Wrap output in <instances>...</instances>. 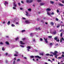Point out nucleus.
<instances>
[{
    "instance_id": "f257e3e1",
    "label": "nucleus",
    "mask_w": 64,
    "mask_h": 64,
    "mask_svg": "<svg viewBox=\"0 0 64 64\" xmlns=\"http://www.w3.org/2000/svg\"><path fill=\"white\" fill-rule=\"evenodd\" d=\"M32 2V0H26V3H31Z\"/></svg>"
},
{
    "instance_id": "f03ea898",
    "label": "nucleus",
    "mask_w": 64,
    "mask_h": 64,
    "mask_svg": "<svg viewBox=\"0 0 64 64\" xmlns=\"http://www.w3.org/2000/svg\"><path fill=\"white\" fill-rule=\"evenodd\" d=\"M44 41L46 43H48V41H47V40H48V38H44Z\"/></svg>"
},
{
    "instance_id": "7ed1b4c3",
    "label": "nucleus",
    "mask_w": 64,
    "mask_h": 64,
    "mask_svg": "<svg viewBox=\"0 0 64 64\" xmlns=\"http://www.w3.org/2000/svg\"><path fill=\"white\" fill-rule=\"evenodd\" d=\"M26 48L28 49H27V50H28V52L29 51V49H31V47L29 46H28L26 47Z\"/></svg>"
},
{
    "instance_id": "20e7f679",
    "label": "nucleus",
    "mask_w": 64,
    "mask_h": 64,
    "mask_svg": "<svg viewBox=\"0 0 64 64\" xmlns=\"http://www.w3.org/2000/svg\"><path fill=\"white\" fill-rule=\"evenodd\" d=\"M54 40H56V41L57 42H59L60 41V40H57V37H56L54 38Z\"/></svg>"
},
{
    "instance_id": "39448f33",
    "label": "nucleus",
    "mask_w": 64,
    "mask_h": 64,
    "mask_svg": "<svg viewBox=\"0 0 64 64\" xmlns=\"http://www.w3.org/2000/svg\"><path fill=\"white\" fill-rule=\"evenodd\" d=\"M35 58H38V59H41V57L39 56H35Z\"/></svg>"
},
{
    "instance_id": "423d86ee",
    "label": "nucleus",
    "mask_w": 64,
    "mask_h": 64,
    "mask_svg": "<svg viewBox=\"0 0 64 64\" xmlns=\"http://www.w3.org/2000/svg\"><path fill=\"white\" fill-rule=\"evenodd\" d=\"M25 22L27 24H28L30 23V22L28 20H26L25 21Z\"/></svg>"
},
{
    "instance_id": "0eeeda50",
    "label": "nucleus",
    "mask_w": 64,
    "mask_h": 64,
    "mask_svg": "<svg viewBox=\"0 0 64 64\" xmlns=\"http://www.w3.org/2000/svg\"><path fill=\"white\" fill-rule=\"evenodd\" d=\"M62 40L64 41V39L63 38H60V42L62 43Z\"/></svg>"
},
{
    "instance_id": "6e6552de",
    "label": "nucleus",
    "mask_w": 64,
    "mask_h": 64,
    "mask_svg": "<svg viewBox=\"0 0 64 64\" xmlns=\"http://www.w3.org/2000/svg\"><path fill=\"white\" fill-rule=\"evenodd\" d=\"M58 53V52L56 51H55L54 53V55H57V54Z\"/></svg>"
},
{
    "instance_id": "1a4fd4ad",
    "label": "nucleus",
    "mask_w": 64,
    "mask_h": 64,
    "mask_svg": "<svg viewBox=\"0 0 64 64\" xmlns=\"http://www.w3.org/2000/svg\"><path fill=\"white\" fill-rule=\"evenodd\" d=\"M58 5L59 6H64V5H63V4H62L61 3H59V4H58Z\"/></svg>"
},
{
    "instance_id": "9d476101",
    "label": "nucleus",
    "mask_w": 64,
    "mask_h": 64,
    "mask_svg": "<svg viewBox=\"0 0 64 64\" xmlns=\"http://www.w3.org/2000/svg\"><path fill=\"white\" fill-rule=\"evenodd\" d=\"M20 44H22V45H24V44H25V43H23V42L22 41H20Z\"/></svg>"
},
{
    "instance_id": "9b49d317",
    "label": "nucleus",
    "mask_w": 64,
    "mask_h": 64,
    "mask_svg": "<svg viewBox=\"0 0 64 64\" xmlns=\"http://www.w3.org/2000/svg\"><path fill=\"white\" fill-rule=\"evenodd\" d=\"M4 5L6 6V4L7 5L8 4V2H7L5 1V3L4 4Z\"/></svg>"
},
{
    "instance_id": "f8f14e48",
    "label": "nucleus",
    "mask_w": 64,
    "mask_h": 64,
    "mask_svg": "<svg viewBox=\"0 0 64 64\" xmlns=\"http://www.w3.org/2000/svg\"><path fill=\"white\" fill-rule=\"evenodd\" d=\"M46 11H51V9L48 8L46 9Z\"/></svg>"
},
{
    "instance_id": "ddd939ff",
    "label": "nucleus",
    "mask_w": 64,
    "mask_h": 64,
    "mask_svg": "<svg viewBox=\"0 0 64 64\" xmlns=\"http://www.w3.org/2000/svg\"><path fill=\"white\" fill-rule=\"evenodd\" d=\"M44 4L43 3H40V6H43V5H44Z\"/></svg>"
},
{
    "instance_id": "4468645a",
    "label": "nucleus",
    "mask_w": 64,
    "mask_h": 64,
    "mask_svg": "<svg viewBox=\"0 0 64 64\" xmlns=\"http://www.w3.org/2000/svg\"><path fill=\"white\" fill-rule=\"evenodd\" d=\"M60 26V24H58V26H57V28H59V27Z\"/></svg>"
},
{
    "instance_id": "2eb2a0df",
    "label": "nucleus",
    "mask_w": 64,
    "mask_h": 64,
    "mask_svg": "<svg viewBox=\"0 0 64 64\" xmlns=\"http://www.w3.org/2000/svg\"><path fill=\"white\" fill-rule=\"evenodd\" d=\"M6 44L7 45H9V43L8 42H5Z\"/></svg>"
},
{
    "instance_id": "dca6fc26",
    "label": "nucleus",
    "mask_w": 64,
    "mask_h": 64,
    "mask_svg": "<svg viewBox=\"0 0 64 64\" xmlns=\"http://www.w3.org/2000/svg\"><path fill=\"white\" fill-rule=\"evenodd\" d=\"M50 24L51 25L53 26V25H54V23H53V22H50Z\"/></svg>"
},
{
    "instance_id": "f3484780",
    "label": "nucleus",
    "mask_w": 64,
    "mask_h": 64,
    "mask_svg": "<svg viewBox=\"0 0 64 64\" xmlns=\"http://www.w3.org/2000/svg\"><path fill=\"white\" fill-rule=\"evenodd\" d=\"M50 4H54V2L52 1H50Z\"/></svg>"
},
{
    "instance_id": "a211bd4d",
    "label": "nucleus",
    "mask_w": 64,
    "mask_h": 64,
    "mask_svg": "<svg viewBox=\"0 0 64 64\" xmlns=\"http://www.w3.org/2000/svg\"><path fill=\"white\" fill-rule=\"evenodd\" d=\"M13 5H14V6L15 7H16L17 6V4H16L15 3H14V4H13Z\"/></svg>"
},
{
    "instance_id": "6ab92c4d",
    "label": "nucleus",
    "mask_w": 64,
    "mask_h": 64,
    "mask_svg": "<svg viewBox=\"0 0 64 64\" xmlns=\"http://www.w3.org/2000/svg\"><path fill=\"white\" fill-rule=\"evenodd\" d=\"M57 56H58L57 55H55L54 56V57L56 58V59H57Z\"/></svg>"
},
{
    "instance_id": "aec40b11",
    "label": "nucleus",
    "mask_w": 64,
    "mask_h": 64,
    "mask_svg": "<svg viewBox=\"0 0 64 64\" xmlns=\"http://www.w3.org/2000/svg\"><path fill=\"white\" fill-rule=\"evenodd\" d=\"M18 39H19V38H18V37H17V38H15V40H16V41H17V40Z\"/></svg>"
},
{
    "instance_id": "412c9836",
    "label": "nucleus",
    "mask_w": 64,
    "mask_h": 64,
    "mask_svg": "<svg viewBox=\"0 0 64 64\" xmlns=\"http://www.w3.org/2000/svg\"><path fill=\"white\" fill-rule=\"evenodd\" d=\"M2 51H5V48L3 47L2 48Z\"/></svg>"
},
{
    "instance_id": "4be33fe9",
    "label": "nucleus",
    "mask_w": 64,
    "mask_h": 64,
    "mask_svg": "<svg viewBox=\"0 0 64 64\" xmlns=\"http://www.w3.org/2000/svg\"><path fill=\"white\" fill-rule=\"evenodd\" d=\"M54 34V35H55L56 34V32L55 31V32H53Z\"/></svg>"
},
{
    "instance_id": "5701e85b",
    "label": "nucleus",
    "mask_w": 64,
    "mask_h": 64,
    "mask_svg": "<svg viewBox=\"0 0 64 64\" xmlns=\"http://www.w3.org/2000/svg\"><path fill=\"white\" fill-rule=\"evenodd\" d=\"M10 21H9L7 23V24L8 25H10Z\"/></svg>"
},
{
    "instance_id": "b1692460",
    "label": "nucleus",
    "mask_w": 64,
    "mask_h": 64,
    "mask_svg": "<svg viewBox=\"0 0 64 64\" xmlns=\"http://www.w3.org/2000/svg\"><path fill=\"white\" fill-rule=\"evenodd\" d=\"M62 36H63V34H62V32L60 34V36L61 37H62Z\"/></svg>"
},
{
    "instance_id": "393cba45",
    "label": "nucleus",
    "mask_w": 64,
    "mask_h": 64,
    "mask_svg": "<svg viewBox=\"0 0 64 64\" xmlns=\"http://www.w3.org/2000/svg\"><path fill=\"white\" fill-rule=\"evenodd\" d=\"M28 11H30V12H31V8H29L28 9Z\"/></svg>"
},
{
    "instance_id": "a878e982",
    "label": "nucleus",
    "mask_w": 64,
    "mask_h": 64,
    "mask_svg": "<svg viewBox=\"0 0 64 64\" xmlns=\"http://www.w3.org/2000/svg\"><path fill=\"white\" fill-rule=\"evenodd\" d=\"M37 1L38 2H41V0H37Z\"/></svg>"
},
{
    "instance_id": "bb28decb",
    "label": "nucleus",
    "mask_w": 64,
    "mask_h": 64,
    "mask_svg": "<svg viewBox=\"0 0 64 64\" xmlns=\"http://www.w3.org/2000/svg\"><path fill=\"white\" fill-rule=\"evenodd\" d=\"M47 14L48 15H49L50 16H51V14H49V12H47Z\"/></svg>"
},
{
    "instance_id": "cd10ccee",
    "label": "nucleus",
    "mask_w": 64,
    "mask_h": 64,
    "mask_svg": "<svg viewBox=\"0 0 64 64\" xmlns=\"http://www.w3.org/2000/svg\"><path fill=\"white\" fill-rule=\"evenodd\" d=\"M56 20L57 21H59V20L57 18H56Z\"/></svg>"
},
{
    "instance_id": "c85d7f7f",
    "label": "nucleus",
    "mask_w": 64,
    "mask_h": 64,
    "mask_svg": "<svg viewBox=\"0 0 64 64\" xmlns=\"http://www.w3.org/2000/svg\"><path fill=\"white\" fill-rule=\"evenodd\" d=\"M11 26H12V27H14L15 26V25H14L13 24H12Z\"/></svg>"
},
{
    "instance_id": "c756f323",
    "label": "nucleus",
    "mask_w": 64,
    "mask_h": 64,
    "mask_svg": "<svg viewBox=\"0 0 64 64\" xmlns=\"http://www.w3.org/2000/svg\"><path fill=\"white\" fill-rule=\"evenodd\" d=\"M46 56H49L50 55V54H46Z\"/></svg>"
},
{
    "instance_id": "7c9ffc66",
    "label": "nucleus",
    "mask_w": 64,
    "mask_h": 64,
    "mask_svg": "<svg viewBox=\"0 0 64 64\" xmlns=\"http://www.w3.org/2000/svg\"><path fill=\"white\" fill-rule=\"evenodd\" d=\"M22 39L23 41H25V38H22Z\"/></svg>"
},
{
    "instance_id": "2f4dec72",
    "label": "nucleus",
    "mask_w": 64,
    "mask_h": 64,
    "mask_svg": "<svg viewBox=\"0 0 64 64\" xmlns=\"http://www.w3.org/2000/svg\"><path fill=\"white\" fill-rule=\"evenodd\" d=\"M20 47H22L23 48L24 47H25V46H23V45H20Z\"/></svg>"
},
{
    "instance_id": "473e14b6",
    "label": "nucleus",
    "mask_w": 64,
    "mask_h": 64,
    "mask_svg": "<svg viewBox=\"0 0 64 64\" xmlns=\"http://www.w3.org/2000/svg\"><path fill=\"white\" fill-rule=\"evenodd\" d=\"M48 37L49 38H52V36H48Z\"/></svg>"
},
{
    "instance_id": "72a5a7b5",
    "label": "nucleus",
    "mask_w": 64,
    "mask_h": 64,
    "mask_svg": "<svg viewBox=\"0 0 64 64\" xmlns=\"http://www.w3.org/2000/svg\"><path fill=\"white\" fill-rule=\"evenodd\" d=\"M40 55H42V56H43V53H40Z\"/></svg>"
},
{
    "instance_id": "f704fd0d",
    "label": "nucleus",
    "mask_w": 64,
    "mask_h": 64,
    "mask_svg": "<svg viewBox=\"0 0 64 64\" xmlns=\"http://www.w3.org/2000/svg\"><path fill=\"white\" fill-rule=\"evenodd\" d=\"M49 55L50 56H52V57H53V54H50Z\"/></svg>"
},
{
    "instance_id": "c9c22d12",
    "label": "nucleus",
    "mask_w": 64,
    "mask_h": 64,
    "mask_svg": "<svg viewBox=\"0 0 64 64\" xmlns=\"http://www.w3.org/2000/svg\"><path fill=\"white\" fill-rule=\"evenodd\" d=\"M62 58V56H61V57H60L58 58L59 59H61V58Z\"/></svg>"
},
{
    "instance_id": "e433bc0d",
    "label": "nucleus",
    "mask_w": 64,
    "mask_h": 64,
    "mask_svg": "<svg viewBox=\"0 0 64 64\" xmlns=\"http://www.w3.org/2000/svg\"><path fill=\"white\" fill-rule=\"evenodd\" d=\"M25 32V30H22V32Z\"/></svg>"
},
{
    "instance_id": "4c0bfd02",
    "label": "nucleus",
    "mask_w": 64,
    "mask_h": 64,
    "mask_svg": "<svg viewBox=\"0 0 64 64\" xmlns=\"http://www.w3.org/2000/svg\"><path fill=\"white\" fill-rule=\"evenodd\" d=\"M15 53L16 54H18V52L17 51H15Z\"/></svg>"
},
{
    "instance_id": "58836bf2",
    "label": "nucleus",
    "mask_w": 64,
    "mask_h": 64,
    "mask_svg": "<svg viewBox=\"0 0 64 64\" xmlns=\"http://www.w3.org/2000/svg\"><path fill=\"white\" fill-rule=\"evenodd\" d=\"M50 46H52V45H53V43H51L50 44Z\"/></svg>"
},
{
    "instance_id": "ea45409f",
    "label": "nucleus",
    "mask_w": 64,
    "mask_h": 64,
    "mask_svg": "<svg viewBox=\"0 0 64 64\" xmlns=\"http://www.w3.org/2000/svg\"><path fill=\"white\" fill-rule=\"evenodd\" d=\"M0 44L1 45H3V43L2 42H0Z\"/></svg>"
},
{
    "instance_id": "a19ab883",
    "label": "nucleus",
    "mask_w": 64,
    "mask_h": 64,
    "mask_svg": "<svg viewBox=\"0 0 64 64\" xmlns=\"http://www.w3.org/2000/svg\"><path fill=\"white\" fill-rule=\"evenodd\" d=\"M5 62L6 63H8V60H6L5 61Z\"/></svg>"
},
{
    "instance_id": "79ce46f5",
    "label": "nucleus",
    "mask_w": 64,
    "mask_h": 64,
    "mask_svg": "<svg viewBox=\"0 0 64 64\" xmlns=\"http://www.w3.org/2000/svg\"><path fill=\"white\" fill-rule=\"evenodd\" d=\"M57 12L58 13H59V10H57Z\"/></svg>"
},
{
    "instance_id": "37998d69",
    "label": "nucleus",
    "mask_w": 64,
    "mask_h": 64,
    "mask_svg": "<svg viewBox=\"0 0 64 64\" xmlns=\"http://www.w3.org/2000/svg\"><path fill=\"white\" fill-rule=\"evenodd\" d=\"M8 54L7 53H6V54L5 55L6 56H7Z\"/></svg>"
},
{
    "instance_id": "c03bdc74",
    "label": "nucleus",
    "mask_w": 64,
    "mask_h": 64,
    "mask_svg": "<svg viewBox=\"0 0 64 64\" xmlns=\"http://www.w3.org/2000/svg\"><path fill=\"white\" fill-rule=\"evenodd\" d=\"M62 31H63V29H62L61 30H60V32H62Z\"/></svg>"
},
{
    "instance_id": "a18cd8bd",
    "label": "nucleus",
    "mask_w": 64,
    "mask_h": 64,
    "mask_svg": "<svg viewBox=\"0 0 64 64\" xmlns=\"http://www.w3.org/2000/svg\"><path fill=\"white\" fill-rule=\"evenodd\" d=\"M14 56H18V55L17 54H14Z\"/></svg>"
},
{
    "instance_id": "49530a36",
    "label": "nucleus",
    "mask_w": 64,
    "mask_h": 64,
    "mask_svg": "<svg viewBox=\"0 0 64 64\" xmlns=\"http://www.w3.org/2000/svg\"><path fill=\"white\" fill-rule=\"evenodd\" d=\"M22 19H23L24 20H25V19H26V18H25L23 17L22 18Z\"/></svg>"
},
{
    "instance_id": "de8ad7c7",
    "label": "nucleus",
    "mask_w": 64,
    "mask_h": 64,
    "mask_svg": "<svg viewBox=\"0 0 64 64\" xmlns=\"http://www.w3.org/2000/svg\"><path fill=\"white\" fill-rule=\"evenodd\" d=\"M62 57L64 58V54H62Z\"/></svg>"
},
{
    "instance_id": "09e8293b",
    "label": "nucleus",
    "mask_w": 64,
    "mask_h": 64,
    "mask_svg": "<svg viewBox=\"0 0 64 64\" xmlns=\"http://www.w3.org/2000/svg\"><path fill=\"white\" fill-rule=\"evenodd\" d=\"M15 63V61L14 60L13 62V64H14Z\"/></svg>"
},
{
    "instance_id": "8fccbe9b",
    "label": "nucleus",
    "mask_w": 64,
    "mask_h": 64,
    "mask_svg": "<svg viewBox=\"0 0 64 64\" xmlns=\"http://www.w3.org/2000/svg\"><path fill=\"white\" fill-rule=\"evenodd\" d=\"M20 59H18L17 60V61H20Z\"/></svg>"
},
{
    "instance_id": "3c124183",
    "label": "nucleus",
    "mask_w": 64,
    "mask_h": 64,
    "mask_svg": "<svg viewBox=\"0 0 64 64\" xmlns=\"http://www.w3.org/2000/svg\"><path fill=\"white\" fill-rule=\"evenodd\" d=\"M50 54H53V55H54V52H50Z\"/></svg>"
},
{
    "instance_id": "603ef678",
    "label": "nucleus",
    "mask_w": 64,
    "mask_h": 64,
    "mask_svg": "<svg viewBox=\"0 0 64 64\" xmlns=\"http://www.w3.org/2000/svg\"><path fill=\"white\" fill-rule=\"evenodd\" d=\"M33 41L34 42H35V39H33Z\"/></svg>"
},
{
    "instance_id": "864d4df0",
    "label": "nucleus",
    "mask_w": 64,
    "mask_h": 64,
    "mask_svg": "<svg viewBox=\"0 0 64 64\" xmlns=\"http://www.w3.org/2000/svg\"><path fill=\"white\" fill-rule=\"evenodd\" d=\"M51 14L52 15H54V12H52L51 13Z\"/></svg>"
},
{
    "instance_id": "5fc2aeb1",
    "label": "nucleus",
    "mask_w": 64,
    "mask_h": 64,
    "mask_svg": "<svg viewBox=\"0 0 64 64\" xmlns=\"http://www.w3.org/2000/svg\"><path fill=\"white\" fill-rule=\"evenodd\" d=\"M13 9H16V8H15V7H13Z\"/></svg>"
},
{
    "instance_id": "6e6d98bb",
    "label": "nucleus",
    "mask_w": 64,
    "mask_h": 64,
    "mask_svg": "<svg viewBox=\"0 0 64 64\" xmlns=\"http://www.w3.org/2000/svg\"><path fill=\"white\" fill-rule=\"evenodd\" d=\"M18 5H19V6H20V3H18Z\"/></svg>"
},
{
    "instance_id": "4d7b16f0",
    "label": "nucleus",
    "mask_w": 64,
    "mask_h": 64,
    "mask_svg": "<svg viewBox=\"0 0 64 64\" xmlns=\"http://www.w3.org/2000/svg\"><path fill=\"white\" fill-rule=\"evenodd\" d=\"M62 3L64 4V0L62 1Z\"/></svg>"
},
{
    "instance_id": "13d9d810",
    "label": "nucleus",
    "mask_w": 64,
    "mask_h": 64,
    "mask_svg": "<svg viewBox=\"0 0 64 64\" xmlns=\"http://www.w3.org/2000/svg\"><path fill=\"white\" fill-rule=\"evenodd\" d=\"M38 30H41V29H40V27L38 28Z\"/></svg>"
},
{
    "instance_id": "bf43d9fd",
    "label": "nucleus",
    "mask_w": 64,
    "mask_h": 64,
    "mask_svg": "<svg viewBox=\"0 0 64 64\" xmlns=\"http://www.w3.org/2000/svg\"><path fill=\"white\" fill-rule=\"evenodd\" d=\"M40 41H43V40L41 38H40Z\"/></svg>"
},
{
    "instance_id": "052dcab7",
    "label": "nucleus",
    "mask_w": 64,
    "mask_h": 64,
    "mask_svg": "<svg viewBox=\"0 0 64 64\" xmlns=\"http://www.w3.org/2000/svg\"><path fill=\"white\" fill-rule=\"evenodd\" d=\"M36 31H37L38 30V28H36Z\"/></svg>"
},
{
    "instance_id": "680f3d73",
    "label": "nucleus",
    "mask_w": 64,
    "mask_h": 64,
    "mask_svg": "<svg viewBox=\"0 0 64 64\" xmlns=\"http://www.w3.org/2000/svg\"><path fill=\"white\" fill-rule=\"evenodd\" d=\"M14 61H15V60H16V58H14Z\"/></svg>"
},
{
    "instance_id": "e2e57ef3",
    "label": "nucleus",
    "mask_w": 64,
    "mask_h": 64,
    "mask_svg": "<svg viewBox=\"0 0 64 64\" xmlns=\"http://www.w3.org/2000/svg\"><path fill=\"white\" fill-rule=\"evenodd\" d=\"M20 10H23V8H20Z\"/></svg>"
},
{
    "instance_id": "0e129e2a",
    "label": "nucleus",
    "mask_w": 64,
    "mask_h": 64,
    "mask_svg": "<svg viewBox=\"0 0 64 64\" xmlns=\"http://www.w3.org/2000/svg\"><path fill=\"white\" fill-rule=\"evenodd\" d=\"M58 44H56L55 45V46H58Z\"/></svg>"
},
{
    "instance_id": "69168bd1",
    "label": "nucleus",
    "mask_w": 64,
    "mask_h": 64,
    "mask_svg": "<svg viewBox=\"0 0 64 64\" xmlns=\"http://www.w3.org/2000/svg\"><path fill=\"white\" fill-rule=\"evenodd\" d=\"M37 21H39V18H37Z\"/></svg>"
},
{
    "instance_id": "338daca9",
    "label": "nucleus",
    "mask_w": 64,
    "mask_h": 64,
    "mask_svg": "<svg viewBox=\"0 0 64 64\" xmlns=\"http://www.w3.org/2000/svg\"><path fill=\"white\" fill-rule=\"evenodd\" d=\"M6 38H9V36H6Z\"/></svg>"
},
{
    "instance_id": "774afa93",
    "label": "nucleus",
    "mask_w": 64,
    "mask_h": 64,
    "mask_svg": "<svg viewBox=\"0 0 64 64\" xmlns=\"http://www.w3.org/2000/svg\"><path fill=\"white\" fill-rule=\"evenodd\" d=\"M44 64H48L46 62L44 63Z\"/></svg>"
}]
</instances>
